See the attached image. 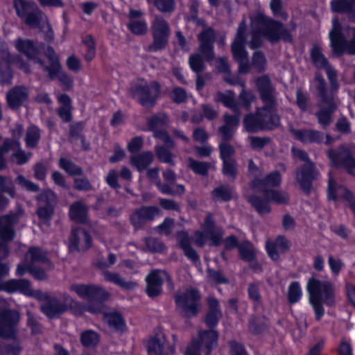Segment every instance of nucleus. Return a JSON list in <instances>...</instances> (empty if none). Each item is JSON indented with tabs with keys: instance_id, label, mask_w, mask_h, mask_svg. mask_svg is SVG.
<instances>
[{
	"instance_id": "603ef678",
	"label": "nucleus",
	"mask_w": 355,
	"mask_h": 355,
	"mask_svg": "<svg viewBox=\"0 0 355 355\" xmlns=\"http://www.w3.org/2000/svg\"><path fill=\"white\" fill-rule=\"evenodd\" d=\"M189 168L193 173L202 176H207L209 173L210 164L206 162L196 160L191 157L189 159Z\"/></svg>"
},
{
	"instance_id": "f257e3e1",
	"label": "nucleus",
	"mask_w": 355,
	"mask_h": 355,
	"mask_svg": "<svg viewBox=\"0 0 355 355\" xmlns=\"http://www.w3.org/2000/svg\"><path fill=\"white\" fill-rule=\"evenodd\" d=\"M254 84L263 106L257 107L254 113L244 116L243 126L249 133L273 130L280 125V117L276 108L275 87L268 74L255 78Z\"/></svg>"
},
{
	"instance_id": "9b49d317",
	"label": "nucleus",
	"mask_w": 355,
	"mask_h": 355,
	"mask_svg": "<svg viewBox=\"0 0 355 355\" xmlns=\"http://www.w3.org/2000/svg\"><path fill=\"white\" fill-rule=\"evenodd\" d=\"M201 293L196 288L190 287L184 292L174 296L176 308L181 311L187 318L196 317L200 311Z\"/></svg>"
},
{
	"instance_id": "a878e982",
	"label": "nucleus",
	"mask_w": 355,
	"mask_h": 355,
	"mask_svg": "<svg viewBox=\"0 0 355 355\" xmlns=\"http://www.w3.org/2000/svg\"><path fill=\"white\" fill-rule=\"evenodd\" d=\"M69 216L76 223L85 224L87 220L88 209L83 202H74L69 207Z\"/></svg>"
},
{
	"instance_id": "79ce46f5",
	"label": "nucleus",
	"mask_w": 355,
	"mask_h": 355,
	"mask_svg": "<svg viewBox=\"0 0 355 355\" xmlns=\"http://www.w3.org/2000/svg\"><path fill=\"white\" fill-rule=\"evenodd\" d=\"M175 188L173 189V186H169L168 184H162V182L159 180L156 182V187L157 189L165 195L170 196H182L185 193V187L182 184H175Z\"/></svg>"
},
{
	"instance_id": "7c9ffc66",
	"label": "nucleus",
	"mask_w": 355,
	"mask_h": 355,
	"mask_svg": "<svg viewBox=\"0 0 355 355\" xmlns=\"http://www.w3.org/2000/svg\"><path fill=\"white\" fill-rule=\"evenodd\" d=\"M28 253L32 261L31 263H40L46 265L49 269L54 268V264L49 258L47 252L41 248L32 247L29 249Z\"/></svg>"
},
{
	"instance_id": "bb28decb",
	"label": "nucleus",
	"mask_w": 355,
	"mask_h": 355,
	"mask_svg": "<svg viewBox=\"0 0 355 355\" xmlns=\"http://www.w3.org/2000/svg\"><path fill=\"white\" fill-rule=\"evenodd\" d=\"M153 153L150 150H146L131 156L130 164L136 168L138 172L141 173L148 168L153 163Z\"/></svg>"
},
{
	"instance_id": "e2e57ef3",
	"label": "nucleus",
	"mask_w": 355,
	"mask_h": 355,
	"mask_svg": "<svg viewBox=\"0 0 355 355\" xmlns=\"http://www.w3.org/2000/svg\"><path fill=\"white\" fill-rule=\"evenodd\" d=\"M223 173L234 179L237 175L236 162L234 159L223 160Z\"/></svg>"
},
{
	"instance_id": "5fc2aeb1",
	"label": "nucleus",
	"mask_w": 355,
	"mask_h": 355,
	"mask_svg": "<svg viewBox=\"0 0 355 355\" xmlns=\"http://www.w3.org/2000/svg\"><path fill=\"white\" fill-rule=\"evenodd\" d=\"M81 227L72 229L71 234L69 237V250L71 252H80L81 251L80 247V235L81 234Z\"/></svg>"
},
{
	"instance_id": "3c124183",
	"label": "nucleus",
	"mask_w": 355,
	"mask_h": 355,
	"mask_svg": "<svg viewBox=\"0 0 355 355\" xmlns=\"http://www.w3.org/2000/svg\"><path fill=\"white\" fill-rule=\"evenodd\" d=\"M127 28L135 35H144L147 33L148 24L145 19L129 20Z\"/></svg>"
},
{
	"instance_id": "338daca9",
	"label": "nucleus",
	"mask_w": 355,
	"mask_h": 355,
	"mask_svg": "<svg viewBox=\"0 0 355 355\" xmlns=\"http://www.w3.org/2000/svg\"><path fill=\"white\" fill-rule=\"evenodd\" d=\"M85 123L83 121H75L69 126V135L71 138L78 139L83 136Z\"/></svg>"
},
{
	"instance_id": "a19ab883",
	"label": "nucleus",
	"mask_w": 355,
	"mask_h": 355,
	"mask_svg": "<svg viewBox=\"0 0 355 355\" xmlns=\"http://www.w3.org/2000/svg\"><path fill=\"white\" fill-rule=\"evenodd\" d=\"M265 196L277 205H288L290 201V196L288 193L270 189L269 190H264Z\"/></svg>"
},
{
	"instance_id": "b1692460",
	"label": "nucleus",
	"mask_w": 355,
	"mask_h": 355,
	"mask_svg": "<svg viewBox=\"0 0 355 355\" xmlns=\"http://www.w3.org/2000/svg\"><path fill=\"white\" fill-rule=\"evenodd\" d=\"M27 2L24 0V24L31 28L42 29L43 28V19L46 18L44 12L37 7L33 8L30 11L25 10Z\"/></svg>"
},
{
	"instance_id": "0e129e2a",
	"label": "nucleus",
	"mask_w": 355,
	"mask_h": 355,
	"mask_svg": "<svg viewBox=\"0 0 355 355\" xmlns=\"http://www.w3.org/2000/svg\"><path fill=\"white\" fill-rule=\"evenodd\" d=\"M207 277L216 284H227L229 279L220 270H216L213 268H207Z\"/></svg>"
},
{
	"instance_id": "39448f33",
	"label": "nucleus",
	"mask_w": 355,
	"mask_h": 355,
	"mask_svg": "<svg viewBox=\"0 0 355 355\" xmlns=\"http://www.w3.org/2000/svg\"><path fill=\"white\" fill-rule=\"evenodd\" d=\"M197 39L199 42L198 53L189 55V64L192 71L200 73L205 69V61L210 62L215 58L216 31L212 27H207L198 33Z\"/></svg>"
},
{
	"instance_id": "423d86ee",
	"label": "nucleus",
	"mask_w": 355,
	"mask_h": 355,
	"mask_svg": "<svg viewBox=\"0 0 355 355\" xmlns=\"http://www.w3.org/2000/svg\"><path fill=\"white\" fill-rule=\"evenodd\" d=\"M79 297L87 300V311L92 314L101 313L104 304L108 300L110 293L103 287L92 284H75L70 286Z\"/></svg>"
},
{
	"instance_id": "393cba45",
	"label": "nucleus",
	"mask_w": 355,
	"mask_h": 355,
	"mask_svg": "<svg viewBox=\"0 0 355 355\" xmlns=\"http://www.w3.org/2000/svg\"><path fill=\"white\" fill-rule=\"evenodd\" d=\"M248 326L249 332L254 336L263 334L269 329L268 319L264 315L252 314L248 318Z\"/></svg>"
},
{
	"instance_id": "9d476101",
	"label": "nucleus",
	"mask_w": 355,
	"mask_h": 355,
	"mask_svg": "<svg viewBox=\"0 0 355 355\" xmlns=\"http://www.w3.org/2000/svg\"><path fill=\"white\" fill-rule=\"evenodd\" d=\"M315 80L318 83L316 89L319 96L322 101L327 105L326 107H321L315 113V116L318 123L322 128H326L330 125L332 115L337 109V106L334 101L333 96L327 93V83L323 76L320 73H316Z\"/></svg>"
},
{
	"instance_id": "58836bf2",
	"label": "nucleus",
	"mask_w": 355,
	"mask_h": 355,
	"mask_svg": "<svg viewBox=\"0 0 355 355\" xmlns=\"http://www.w3.org/2000/svg\"><path fill=\"white\" fill-rule=\"evenodd\" d=\"M238 252L240 259L245 262L253 261L257 257L256 249L248 240L243 241L241 243Z\"/></svg>"
},
{
	"instance_id": "4468645a",
	"label": "nucleus",
	"mask_w": 355,
	"mask_h": 355,
	"mask_svg": "<svg viewBox=\"0 0 355 355\" xmlns=\"http://www.w3.org/2000/svg\"><path fill=\"white\" fill-rule=\"evenodd\" d=\"M56 198L55 193L51 189L44 190L35 196L38 203H44L43 205H39L36 209L40 225L46 227L51 225V221L55 213Z\"/></svg>"
},
{
	"instance_id": "6e6d98bb",
	"label": "nucleus",
	"mask_w": 355,
	"mask_h": 355,
	"mask_svg": "<svg viewBox=\"0 0 355 355\" xmlns=\"http://www.w3.org/2000/svg\"><path fill=\"white\" fill-rule=\"evenodd\" d=\"M352 2L349 0H332L331 9L333 12L345 14L352 9Z\"/></svg>"
},
{
	"instance_id": "680f3d73",
	"label": "nucleus",
	"mask_w": 355,
	"mask_h": 355,
	"mask_svg": "<svg viewBox=\"0 0 355 355\" xmlns=\"http://www.w3.org/2000/svg\"><path fill=\"white\" fill-rule=\"evenodd\" d=\"M218 101L222 102L225 107L230 108L234 112L239 111L238 103L234 99L233 95L218 92Z\"/></svg>"
},
{
	"instance_id": "4be33fe9",
	"label": "nucleus",
	"mask_w": 355,
	"mask_h": 355,
	"mask_svg": "<svg viewBox=\"0 0 355 355\" xmlns=\"http://www.w3.org/2000/svg\"><path fill=\"white\" fill-rule=\"evenodd\" d=\"M289 131L296 140L304 144L313 143L320 144L323 141V133L317 130L291 128Z\"/></svg>"
},
{
	"instance_id": "a211bd4d",
	"label": "nucleus",
	"mask_w": 355,
	"mask_h": 355,
	"mask_svg": "<svg viewBox=\"0 0 355 355\" xmlns=\"http://www.w3.org/2000/svg\"><path fill=\"white\" fill-rule=\"evenodd\" d=\"M318 173L312 162L303 164L297 172L296 179L301 189L309 195L313 187V181L316 178Z\"/></svg>"
},
{
	"instance_id": "cd10ccee",
	"label": "nucleus",
	"mask_w": 355,
	"mask_h": 355,
	"mask_svg": "<svg viewBox=\"0 0 355 355\" xmlns=\"http://www.w3.org/2000/svg\"><path fill=\"white\" fill-rule=\"evenodd\" d=\"M178 245L183 250L184 255L193 263H196L200 261V257L197 251L191 246L187 232H182V236L178 239Z\"/></svg>"
},
{
	"instance_id": "e433bc0d",
	"label": "nucleus",
	"mask_w": 355,
	"mask_h": 355,
	"mask_svg": "<svg viewBox=\"0 0 355 355\" xmlns=\"http://www.w3.org/2000/svg\"><path fill=\"white\" fill-rule=\"evenodd\" d=\"M105 318L110 327L121 332L125 330V321L121 313L118 311L108 313L105 315Z\"/></svg>"
},
{
	"instance_id": "c756f323",
	"label": "nucleus",
	"mask_w": 355,
	"mask_h": 355,
	"mask_svg": "<svg viewBox=\"0 0 355 355\" xmlns=\"http://www.w3.org/2000/svg\"><path fill=\"white\" fill-rule=\"evenodd\" d=\"M248 200L259 215L269 214L272 211L270 201L266 196L262 198L259 196L251 195Z\"/></svg>"
},
{
	"instance_id": "f03ea898",
	"label": "nucleus",
	"mask_w": 355,
	"mask_h": 355,
	"mask_svg": "<svg viewBox=\"0 0 355 355\" xmlns=\"http://www.w3.org/2000/svg\"><path fill=\"white\" fill-rule=\"evenodd\" d=\"M207 311L203 322L207 327L197 331V336L187 344L184 355H211L218 347L219 332L216 329L223 311L218 300L214 296L206 298Z\"/></svg>"
},
{
	"instance_id": "37998d69",
	"label": "nucleus",
	"mask_w": 355,
	"mask_h": 355,
	"mask_svg": "<svg viewBox=\"0 0 355 355\" xmlns=\"http://www.w3.org/2000/svg\"><path fill=\"white\" fill-rule=\"evenodd\" d=\"M147 352L149 355H166L164 345L157 336H152L146 344Z\"/></svg>"
},
{
	"instance_id": "774afa93",
	"label": "nucleus",
	"mask_w": 355,
	"mask_h": 355,
	"mask_svg": "<svg viewBox=\"0 0 355 355\" xmlns=\"http://www.w3.org/2000/svg\"><path fill=\"white\" fill-rule=\"evenodd\" d=\"M170 98L176 104L184 103L187 99L186 90L180 87H175L172 89Z\"/></svg>"
},
{
	"instance_id": "69168bd1",
	"label": "nucleus",
	"mask_w": 355,
	"mask_h": 355,
	"mask_svg": "<svg viewBox=\"0 0 355 355\" xmlns=\"http://www.w3.org/2000/svg\"><path fill=\"white\" fill-rule=\"evenodd\" d=\"M230 355H248L245 345L236 340H230L227 343Z\"/></svg>"
},
{
	"instance_id": "4c0bfd02",
	"label": "nucleus",
	"mask_w": 355,
	"mask_h": 355,
	"mask_svg": "<svg viewBox=\"0 0 355 355\" xmlns=\"http://www.w3.org/2000/svg\"><path fill=\"white\" fill-rule=\"evenodd\" d=\"M58 165L70 176H80L83 174V168L69 159L60 157Z\"/></svg>"
},
{
	"instance_id": "0eeeda50",
	"label": "nucleus",
	"mask_w": 355,
	"mask_h": 355,
	"mask_svg": "<svg viewBox=\"0 0 355 355\" xmlns=\"http://www.w3.org/2000/svg\"><path fill=\"white\" fill-rule=\"evenodd\" d=\"M329 37L334 55L337 58L343 55L355 56V27L352 30L351 38L347 39L342 24L337 19H334Z\"/></svg>"
},
{
	"instance_id": "13d9d810",
	"label": "nucleus",
	"mask_w": 355,
	"mask_h": 355,
	"mask_svg": "<svg viewBox=\"0 0 355 355\" xmlns=\"http://www.w3.org/2000/svg\"><path fill=\"white\" fill-rule=\"evenodd\" d=\"M1 291L8 293L22 292V280L10 279L0 284Z\"/></svg>"
},
{
	"instance_id": "ddd939ff",
	"label": "nucleus",
	"mask_w": 355,
	"mask_h": 355,
	"mask_svg": "<svg viewBox=\"0 0 355 355\" xmlns=\"http://www.w3.org/2000/svg\"><path fill=\"white\" fill-rule=\"evenodd\" d=\"M153 42L146 51L157 53L164 50L168 45L171 29L167 21L162 16H156L151 25Z\"/></svg>"
},
{
	"instance_id": "1a4fd4ad",
	"label": "nucleus",
	"mask_w": 355,
	"mask_h": 355,
	"mask_svg": "<svg viewBox=\"0 0 355 355\" xmlns=\"http://www.w3.org/2000/svg\"><path fill=\"white\" fill-rule=\"evenodd\" d=\"M141 80V83H132L128 92L132 98H137L142 107H153L159 97L161 85L156 80L149 84L144 79Z\"/></svg>"
},
{
	"instance_id": "2f4dec72",
	"label": "nucleus",
	"mask_w": 355,
	"mask_h": 355,
	"mask_svg": "<svg viewBox=\"0 0 355 355\" xmlns=\"http://www.w3.org/2000/svg\"><path fill=\"white\" fill-rule=\"evenodd\" d=\"M103 275L107 282L113 283L123 289L133 290L136 286V283L131 281H125L116 272L105 270L103 272Z\"/></svg>"
},
{
	"instance_id": "6ab92c4d",
	"label": "nucleus",
	"mask_w": 355,
	"mask_h": 355,
	"mask_svg": "<svg viewBox=\"0 0 355 355\" xmlns=\"http://www.w3.org/2000/svg\"><path fill=\"white\" fill-rule=\"evenodd\" d=\"M291 246V241L284 235H278L275 240L268 239L265 249L271 260L277 261L280 258V253L287 252Z\"/></svg>"
},
{
	"instance_id": "f8f14e48",
	"label": "nucleus",
	"mask_w": 355,
	"mask_h": 355,
	"mask_svg": "<svg viewBox=\"0 0 355 355\" xmlns=\"http://www.w3.org/2000/svg\"><path fill=\"white\" fill-rule=\"evenodd\" d=\"M22 132V126L18 125L12 130L11 138L4 139L3 144L0 145V171L7 168V162L5 154L12 151L10 161L19 165L22 164V150L21 149L20 138Z\"/></svg>"
},
{
	"instance_id": "49530a36",
	"label": "nucleus",
	"mask_w": 355,
	"mask_h": 355,
	"mask_svg": "<svg viewBox=\"0 0 355 355\" xmlns=\"http://www.w3.org/2000/svg\"><path fill=\"white\" fill-rule=\"evenodd\" d=\"M83 44L86 46L87 51L84 55V59L87 62L92 61L96 55V42L93 36L87 35L83 40Z\"/></svg>"
},
{
	"instance_id": "6e6552de",
	"label": "nucleus",
	"mask_w": 355,
	"mask_h": 355,
	"mask_svg": "<svg viewBox=\"0 0 355 355\" xmlns=\"http://www.w3.org/2000/svg\"><path fill=\"white\" fill-rule=\"evenodd\" d=\"M44 51V55L49 61V65L45 66L44 71L48 73L50 80H58L62 85L63 91L68 92L73 87V79L66 71L62 70V67L55 49L50 45L45 46L41 44Z\"/></svg>"
},
{
	"instance_id": "8fccbe9b",
	"label": "nucleus",
	"mask_w": 355,
	"mask_h": 355,
	"mask_svg": "<svg viewBox=\"0 0 355 355\" xmlns=\"http://www.w3.org/2000/svg\"><path fill=\"white\" fill-rule=\"evenodd\" d=\"M251 63L258 73H264L267 65V60L264 53L261 51H254L252 54Z\"/></svg>"
},
{
	"instance_id": "c03bdc74",
	"label": "nucleus",
	"mask_w": 355,
	"mask_h": 355,
	"mask_svg": "<svg viewBox=\"0 0 355 355\" xmlns=\"http://www.w3.org/2000/svg\"><path fill=\"white\" fill-rule=\"evenodd\" d=\"M39 53L38 49L34 46L33 42L31 40H24V55L28 58L35 60L44 70L45 64L44 60L37 57Z\"/></svg>"
},
{
	"instance_id": "4d7b16f0",
	"label": "nucleus",
	"mask_w": 355,
	"mask_h": 355,
	"mask_svg": "<svg viewBox=\"0 0 355 355\" xmlns=\"http://www.w3.org/2000/svg\"><path fill=\"white\" fill-rule=\"evenodd\" d=\"M231 51L235 62L242 61L248 58V52L245 49V44L232 43Z\"/></svg>"
},
{
	"instance_id": "c85d7f7f",
	"label": "nucleus",
	"mask_w": 355,
	"mask_h": 355,
	"mask_svg": "<svg viewBox=\"0 0 355 355\" xmlns=\"http://www.w3.org/2000/svg\"><path fill=\"white\" fill-rule=\"evenodd\" d=\"M168 123L169 117L168 114L164 112H159L147 119V130L153 132L166 128Z\"/></svg>"
},
{
	"instance_id": "f3484780",
	"label": "nucleus",
	"mask_w": 355,
	"mask_h": 355,
	"mask_svg": "<svg viewBox=\"0 0 355 355\" xmlns=\"http://www.w3.org/2000/svg\"><path fill=\"white\" fill-rule=\"evenodd\" d=\"M160 213L157 206L143 205L136 209L130 216V222L135 230L142 229L148 221L153 220Z\"/></svg>"
},
{
	"instance_id": "f704fd0d",
	"label": "nucleus",
	"mask_w": 355,
	"mask_h": 355,
	"mask_svg": "<svg viewBox=\"0 0 355 355\" xmlns=\"http://www.w3.org/2000/svg\"><path fill=\"white\" fill-rule=\"evenodd\" d=\"M310 57L313 65L318 69H324L330 63L323 54L320 46H313L310 52Z\"/></svg>"
},
{
	"instance_id": "ea45409f",
	"label": "nucleus",
	"mask_w": 355,
	"mask_h": 355,
	"mask_svg": "<svg viewBox=\"0 0 355 355\" xmlns=\"http://www.w3.org/2000/svg\"><path fill=\"white\" fill-rule=\"evenodd\" d=\"M80 341L85 347H94L100 342V336L92 329L85 330L80 335Z\"/></svg>"
},
{
	"instance_id": "aec40b11",
	"label": "nucleus",
	"mask_w": 355,
	"mask_h": 355,
	"mask_svg": "<svg viewBox=\"0 0 355 355\" xmlns=\"http://www.w3.org/2000/svg\"><path fill=\"white\" fill-rule=\"evenodd\" d=\"M282 178L279 171L275 170L267 173L263 178L255 176L251 181L250 186L253 189L263 193L264 190H269L266 187L275 188L280 186Z\"/></svg>"
},
{
	"instance_id": "412c9836",
	"label": "nucleus",
	"mask_w": 355,
	"mask_h": 355,
	"mask_svg": "<svg viewBox=\"0 0 355 355\" xmlns=\"http://www.w3.org/2000/svg\"><path fill=\"white\" fill-rule=\"evenodd\" d=\"M40 310L46 317L51 319L60 316L68 310V306L56 297L49 295L46 302L42 303Z\"/></svg>"
},
{
	"instance_id": "72a5a7b5",
	"label": "nucleus",
	"mask_w": 355,
	"mask_h": 355,
	"mask_svg": "<svg viewBox=\"0 0 355 355\" xmlns=\"http://www.w3.org/2000/svg\"><path fill=\"white\" fill-rule=\"evenodd\" d=\"M41 139V130L35 125H31L28 127L24 139L26 146L34 149L37 148Z\"/></svg>"
},
{
	"instance_id": "864d4df0",
	"label": "nucleus",
	"mask_w": 355,
	"mask_h": 355,
	"mask_svg": "<svg viewBox=\"0 0 355 355\" xmlns=\"http://www.w3.org/2000/svg\"><path fill=\"white\" fill-rule=\"evenodd\" d=\"M28 272L35 279L39 281H44L48 279V275L45 270L35 263H30L26 266L24 263V273Z\"/></svg>"
},
{
	"instance_id": "7ed1b4c3",
	"label": "nucleus",
	"mask_w": 355,
	"mask_h": 355,
	"mask_svg": "<svg viewBox=\"0 0 355 355\" xmlns=\"http://www.w3.org/2000/svg\"><path fill=\"white\" fill-rule=\"evenodd\" d=\"M257 22L261 26L257 31H253L250 42L252 49L260 48L263 42L261 37H266L270 42L275 44L280 40L286 43H293V37L290 30L281 21L276 20L265 15H259Z\"/></svg>"
},
{
	"instance_id": "473e14b6",
	"label": "nucleus",
	"mask_w": 355,
	"mask_h": 355,
	"mask_svg": "<svg viewBox=\"0 0 355 355\" xmlns=\"http://www.w3.org/2000/svg\"><path fill=\"white\" fill-rule=\"evenodd\" d=\"M211 196L215 202H229L232 199V191L228 185L222 184L211 191Z\"/></svg>"
},
{
	"instance_id": "5701e85b",
	"label": "nucleus",
	"mask_w": 355,
	"mask_h": 355,
	"mask_svg": "<svg viewBox=\"0 0 355 355\" xmlns=\"http://www.w3.org/2000/svg\"><path fill=\"white\" fill-rule=\"evenodd\" d=\"M160 272L159 270H153L146 277V293L149 297H156L162 293L164 279L160 275Z\"/></svg>"
},
{
	"instance_id": "c9c22d12",
	"label": "nucleus",
	"mask_w": 355,
	"mask_h": 355,
	"mask_svg": "<svg viewBox=\"0 0 355 355\" xmlns=\"http://www.w3.org/2000/svg\"><path fill=\"white\" fill-rule=\"evenodd\" d=\"M8 105L12 110H18L22 103V87L17 86L9 90L6 94Z\"/></svg>"
},
{
	"instance_id": "20e7f679",
	"label": "nucleus",
	"mask_w": 355,
	"mask_h": 355,
	"mask_svg": "<svg viewBox=\"0 0 355 355\" xmlns=\"http://www.w3.org/2000/svg\"><path fill=\"white\" fill-rule=\"evenodd\" d=\"M306 290L315 318L319 321L325 314L324 305L331 308L336 305L335 285L329 280L311 277L308 281Z\"/></svg>"
},
{
	"instance_id": "2eb2a0df",
	"label": "nucleus",
	"mask_w": 355,
	"mask_h": 355,
	"mask_svg": "<svg viewBox=\"0 0 355 355\" xmlns=\"http://www.w3.org/2000/svg\"><path fill=\"white\" fill-rule=\"evenodd\" d=\"M16 214H7L0 216V261L5 259L9 254L8 242L15 236L14 225L17 222Z\"/></svg>"
},
{
	"instance_id": "09e8293b",
	"label": "nucleus",
	"mask_w": 355,
	"mask_h": 355,
	"mask_svg": "<svg viewBox=\"0 0 355 355\" xmlns=\"http://www.w3.org/2000/svg\"><path fill=\"white\" fill-rule=\"evenodd\" d=\"M149 4L153 6L160 12L171 13L175 9L176 0H146Z\"/></svg>"
},
{
	"instance_id": "bf43d9fd",
	"label": "nucleus",
	"mask_w": 355,
	"mask_h": 355,
	"mask_svg": "<svg viewBox=\"0 0 355 355\" xmlns=\"http://www.w3.org/2000/svg\"><path fill=\"white\" fill-rule=\"evenodd\" d=\"M328 264L330 271L334 276H338L345 267V263L341 259L335 258L331 254L328 257Z\"/></svg>"
},
{
	"instance_id": "a18cd8bd",
	"label": "nucleus",
	"mask_w": 355,
	"mask_h": 355,
	"mask_svg": "<svg viewBox=\"0 0 355 355\" xmlns=\"http://www.w3.org/2000/svg\"><path fill=\"white\" fill-rule=\"evenodd\" d=\"M302 289L297 281L290 283L288 288L287 299L291 304L297 303L302 297Z\"/></svg>"
},
{
	"instance_id": "052dcab7",
	"label": "nucleus",
	"mask_w": 355,
	"mask_h": 355,
	"mask_svg": "<svg viewBox=\"0 0 355 355\" xmlns=\"http://www.w3.org/2000/svg\"><path fill=\"white\" fill-rule=\"evenodd\" d=\"M250 147L254 150H262L265 146L271 142V139L268 137H249Z\"/></svg>"
},
{
	"instance_id": "dca6fc26",
	"label": "nucleus",
	"mask_w": 355,
	"mask_h": 355,
	"mask_svg": "<svg viewBox=\"0 0 355 355\" xmlns=\"http://www.w3.org/2000/svg\"><path fill=\"white\" fill-rule=\"evenodd\" d=\"M20 315L15 310L0 309V338L15 339Z\"/></svg>"
},
{
	"instance_id": "de8ad7c7",
	"label": "nucleus",
	"mask_w": 355,
	"mask_h": 355,
	"mask_svg": "<svg viewBox=\"0 0 355 355\" xmlns=\"http://www.w3.org/2000/svg\"><path fill=\"white\" fill-rule=\"evenodd\" d=\"M155 150L156 156L160 162L175 166V162L173 159L174 155L171 153V149L164 146H156Z\"/></svg>"
}]
</instances>
